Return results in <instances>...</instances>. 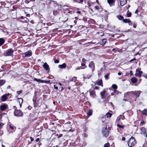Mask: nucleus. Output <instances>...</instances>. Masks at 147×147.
<instances>
[{
    "instance_id": "1",
    "label": "nucleus",
    "mask_w": 147,
    "mask_h": 147,
    "mask_svg": "<svg viewBox=\"0 0 147 147\" xmlns=\"http://www.w3.org/2000/svg\"><path fill=\"white\" fill-rule=\"evenodd\" d=\"M136 142L134 138L131 137L127 142V144L129 147H133L136 144Z\"/></svg>"
},
{
    "instance_id": "2",
    "label": "nucleus",
    "mask_w": 147,
    "mask_h": 147,
    "mask_svg": "<svg viewBox=\"0 0 147 147\" xmlns=\"http://www.w3.org/2000/svg\"><path fill=\"white\" fill-rule=\"evenodd\" d=\"M14 115L17 117L22 116L23 113L20 110H15L14 112Z\"/></svg>"
},
{
    "instance_id": "3",
    "label": "nucleus",
    "mask_w": 147,
    "mask_h": 147,
    "mask_svg": "<svg viewBox=\"0 0 147 147\" xmlns=\"http://www.w3.org/2000/svg\"><path fill=\"white\" fill-rule=\"evenodd\" d=\"M13 50L11 49H10L6 51V53L4 54V55L5 56H11L13 55Z\"/></svg>"
},
{
    "instance_id": "4",
    "label": "nucleus",
    "mask_w": 147,
    "mask_h": 147,
    "mask_svg": "<svg viewBox=\"0 0 147 147\" xmlns=\"http://www.w3.org/2000/svg\"><path fill=\"white\" fill-rule=\"evenodd\" d=\"M102 132L103 135L104 136L107 137L109 135V131H108L106 127L103 129Z\"/></svg>"
},
{
    "instance_id": "5",
    "label": "nucleus",
    "mask_w": 147,
    "mask_h": 147,
    "mask_svg": "<svg viewBox=\"0 0 147 147\" xmlns=\"http://www.w3.org/2000/svg\"><path fill=\"white\" fill-rule=\"evenodd\" d=\"M89 67L92 69V71H93L95 69L94 64V62L92 61L90 62L89 65Z\"/></svg>"
},
{
    "instance_id": "6",
    "label": "nucleus",
    "mask_w": 147,
    "mask_h": 147,
    "mask_svg": "<svg viewBox=\"0 0 147 147\" xmlns=\"http://www.w3.org/2000/svg\"><path fill=\"white\" fill-rule=\"evenodd\" d=\"M34 80L37 82H40L41 83H47L49 82V81L48 82L46 81H45L43 80H41L40 79H37L36 78H34Z\"/></svg>"
},
{
    "instance_id": "7",
    "label": "nucleus",
    "mask_w": 147,
    "mask_h": 147,
    "mask_svg": "<svg viewBox=\"0 0 147 147\" xmlns=\"http://www.w3.org/2000/svg\"><path fill=\"white\" fill-rule=\"evenodd\" d=\"M123 21L125 23H127L130 26L132 25V23L131 21L129 19H123Z\"/></svg>"
},
{
    "instance_id": "8",
    "label": "nucleus",
    "mask_w": 147,
    "mask_h": 147,
    "mask_svg": "<svg viewBox=\"0 0 147 147\" xmlns=\"http://www.w3.org/2000/svg\"><path fill=\"white\" fill-rule=\"evenodd\" d=\"M25 57H29L32 55V53L31 51H28L24 53Z\"/></svg>"
},
{
    "instance_id": "9",
    "label": "nucleus",
    "mask_w": 147,
    "mask_h": 147,
    "mask_svg": "<svg viewBox=\"0 0 147 147\" xmlns=\"http://www.w3.org/2000/svg\"><path fill=\"white\" fill-rule=\"evenodd\" d=\"M108 3L109 4L110 6L114 5L115 2V0H107Z\"/></svg>"
},
{
    "instance_id": "10",
    "label": "nucleus",
    "mask_w": 147,
    "mask_h": 147,
    "mask_svg": "<svg viewBox=\"0 0 147 147\" xmlns=\"http://www.w3.org/2000/svg\"><path fill=\"white\" fill-rule=\"evenodd\" d=\"M42 66L46 70H49L50 69L49 66L46 62H45L44 63V64L42 65Z\"/></svg>"
},
{
    "instance_id": "11",
    "label": "nucleus",
    "mask_w": 147,
    "mask_h": 147,
    "mask_svg": "<svg viewBox=\"0 0 147 147\" xmlns=\"http://www.w3.org/2000/svg\"><path fill=\"white\" fill-rule=\"evenodd\" d=\"M89 92L90 96L92 98H94L96 96L95 92L94 90H89Z\"/></svg>"
},
{
    "instance_id": "12",
    "label": "nucleus",
    "mask_w": 147,
    "mask_h": 147,
    "mask_svg": "<svg viewBox=\"0 0 147 147\" xmlns=\"http://www.w3.org/2000/svg\"><path fill=\"white\" fill-rule=\"evenodd\" d=\"M136 71L137 73L135 74L136 76H140L142 73V71H140L139 69H136Z\"/></svg>"
},
{
    "instance_id": "13",
    "label": "nucleus",
    "mask_w": 147,
    "mask_h": 147,
    "mask_svg": "<svg viewBox=\"0 0 147 147\" xmlns=\"http://www.w3.org/2000/svg\"><path fill=\"white\" fill-rule=\"evenodd\" d=\"M105 93L106 91L105 90H103L100 92V94L101 98L102 99H104L105 98Z\"/></svg>"
},
{
    "instance_id": "14",
    "label": "nucleus",
    "mask_w": 147,
    "mask_h": 147,
    "mask_svg": "<svg viewBox=\"0 0 147 147\" xmlns=\"http://www.w3.org/2000/svg\"><path fill=\"white\" fill-rule=\"evenodd\" d=\"M107 41V39L106 38L103 39L101 40L100 43L101 45L103 46L104 45Z\"/></svg>"
},
{
    "instance_id": "15",
    "label": "nucleus",
    "mask_w": 147,
    "mask_h": 147,
    "mask_svg": "<svg viewBox=\"0 0 147 147\" xmlns=\"http://www.w3.org/2000/svg\"><path fill=\"white\" fill-rule=\"evenodd\" d=\"M96 84L99 86H103L102 80L101 79L99 80L98 81H97Z\"/></svg>"
},
{
    "instance_id": "16",
    "label": "nucleus",
    "mask_w": 147,
    "mask_h": 147,
    "mask_svg": "<svg viewBox=\"0 0 147 147\" xmlns=\"http://www.w3.org/2000/svg\"><path fill=\"white\" fill-rule=\"evenodd\" d=\"M120 5L122 6H123L126 3V0H120Z\"/></svg>"
},
{
    "instance_id": "17",
    "label": "nucleus",
    "mask_w": 147,
    "mask_h": 147,
    "mask_svg": "<svg viewBox=\"0 0 147 147\" xmlns=\"http://www.w3.org/2000/svg\"><path fill=\"white\" fill-rule=\"evenodd\" d=\"M92 110H89L87 112V116L89 117L90 116H91L92 114Z\"/></svg>"
},
{
    "instance_id": "18",
    "label": "nucleus",
    "mask_w": 147,
    "mask_h": 147,
    "mask_svg": "<svg viewBox=\"0 0 147 147\" xmlns=\"http://www.w3.org/2000/svg\"><path fill=\"white\" fill-rule=\"evenodd\" d=\"M66 64L65 63H63L62 65H58V67L61 69L65 68L66 67Z\"/></svg>"
},
{
    "instance_id": "19",
    "label": "nucleus",
    "mask_w": 147,
    "mask_h": 147,
    "mask_svg": "<svg viewBox=\"0 0 147 147\" xmlns=\"http://www.w3.org/2000/svg\"><path fill=\"white\" fill-rule=\"evenodd\" d=\"M0 108L1 111H3L7 109V107L6 105H3L1 106Z\"/></svg>"
},
{
    "instance_id": "20",
    "label": "nucleus",
    "mask_w": 147,
    "mask_h": 147,
    "mask_svg": "<svg viewBox=\"0 0 147 147\" xmlns=\"http://www.w3.org/2000/svg\"><path fill=\"white\" fill-rule=\"evenodd\" d=\"M131 82L133 83H136L137 81V79L135 77H133L131 79Z\"/></svg>"
},
{
    "instance_id": "21",
    "label": "nucleus",
    "mask_w": 147,
    "mask_h": 147,
    "mask_svg": "<svg viewBox=\"0 0 147 147\" xmlns=\"http://www.w3.org/2000/svg\"><path fill=\"white\" fill-rule=\"evenodd\" d=\"M5 42L3 38H0V46L2 45Z\"/></svg>"
},
{
    "instance_id": "22",
    "label": "nucleus",
    "mask_w": 147,
    "mask_h": 147,
    "mask_svg": "<svg viewBox=\"0 0 147 147\" xmlns=\"http://www.w3.org/2000/svg\"><path fill=\"white\" fill-rule=\"evenodd\" d=\"M116 17L119 20H120L124 19V17L121 15H118Z\"/></svg>"
},
{
    "instance_id": "23",
    "label": "nucleus",
    "mask_w": 147,
    "mask_h": 147,
    "mask_svg": "<svg viewBox=\"0 0 147 147\" xmlns=\"http://www.w3.org/2000/svg\"><path fill=\"white\" fill-rule=\"evenodd\" d=\"M142 113L143 115H147V110L146 109H144L142 111Z\"/></svg>"
},
{
    "instance_id": "24",
    "label": "nucleus",
    "mask_w": 147,
    "mask_h": 147,
    "mask_svg": "<svg viewBox=\"0 0 147 147\" xmlns=\"http://www.w3.org/2000/svg\"><path fill=\"white\" fill-rule=\"evenodd\" d=\"M7 98L6 96L5 95H3L2 96L1 99L2 101H4Z\"/></svg>"
},
{
    "instance_id": "25",
    "label": "nucleus",
    "mask_w": 147,
    "mask_h": 147,
    "mask_svg": "<svg viewBox=\"0 0 147 147\" xmlns=\"http://www.w3.org/2000/svg\"><path fill=\"white\" fill-rule=\"evenodd\" d=\"M23 101V99L22 98H20L18 99V101L19 102L20 105V106L21 107V104H22V102Z\"/></svg>"
},
{
    "instance_id": "26",
    "label": "nucleus",
    "mask_w": 147,
    "mask_h": 147,
    "mask_svg": "<svg viewBox=\"0 0 147 147\" xmlns=\"http://www.w3.org/2000/svg\"><path fill=\"white\" fill-rule=\"evenodd\" d=\"M5 82V80H0V86L3 85Z\"/></svg>"
},
{
    "instance_id": "27",
    "label": "nucleus",
    "mask_w": 147,
    "mask_h": 147,
    "mask_svg": "<svg viewBox=\"0 0 147 147\" xmlns=\"http://www.w3.org/2000/svg\"><path fill=\"white\" fill-rule=\"evenodd\" d=\"M73 1L74 2H77L79 3H82L83 2V0H80V1L79 0H73Z\"/></svg>"
},
{
    "instance_id": "28",
    "label": "nucleus",
    "mask_w": 147,
    "mask_h": 147,
    "mask_svg": "<svg viewBox=\"0 0 147 147\" xmlns=\"http://www.w3.org/2000/svg\"><path fill=\"white\" fill-rule=\"evenodd\" d=\"M112 115V114L109 113H107L106 115V116H107V117H110Z\"/></svg>"
},
{
    "instance_id": "29",
    "label": "nucleus",
    "mask_w": 147,
    "mask_h": 147,
    "mask_svg": "<svg viewBox=\"0 0 147 147\" xmlns=\"http://www.w3.org/2000/svg\"><path fill=\"white\" fill-rule=\"evenodd\" d=\"M112 87L114 89H116L117 88V86L116 84H113L112 85Z\"/></svg>"
},
{
    "instance_id": "30",
    "label": "nucleus",
    "mask_w": 147,
    "mask_h": 147,
    "mask_svg": "<svg viewBox=\"0 0 147 147\" xmlns=\"http://www.w3.org/2000/svg\"><path fill=\"white\" fill-rule=\"evenodd\" d=\"M77 80L76 78L75 77H74L72 78L71 81L74 82H76Z\"/></svg>"
},
{
    "instance_id": "31",
    "label": "nucleus",
    "mask_w": 147,
    "mask_h": 147,
    "mask_svg": "<svg viewBox=\"0 0 147 147\" xmlns=\"http://www.w3.org/2000/svg\"><path fill=\"white\" fill-rule=\"evenodd\" d=\"M109 75V73H107V74H106V75H105L104 76L106 80H107L108 76Z\"/></svg>"
},
{
    "instance_id": "32",
    "label": "nucleus",
    "mask_w": 147,
    "mask_h": 147,
    "mask_svg": "<svg viewBox=\"0 0 147 147\" xmlns=\"http://www.w3.org/2000/svg\"><path fill=\"white\" fill-rule=\"evenodd\" d=\"M67 15H65V16H64L65 18V20H63V22H66L68 20V18H67Z\"/></svg>"
},
{
    "instance_id": "33",
    "label": "nucleus",
    "mask_w": 147,
    "mask_h": 147,
    "mask_svg": "<svg viewBox=\"0 0 147 147\" xmlns=\"http://www.w3.org/2000/svg\"><path fill=\"white\" fill-rule=\"evenodd\" d=\"M109 143H107L105 144L104 147H109Z\"/></svg>"
},
{
    "instance_id": "34",
    "label": "nucleus",
    "mask_w": 147,
    "mask_h": 147,
    "mask_svg": "<svg viewBox=\"0 0 147 147\" xmlns=\"http://www.w3.org/2000/svg\"><path fill=\"white\" fill-rule=\"evenodd\" d=\"M53 14L54 15H57V10H54L53 11Z\"/></svg>"
},
{
    "instance_id": "35",
    "label": "nucleus",
    "mask_w": 147,
    "mask_h": 147,
    "mask_svg": "<svg viewBox=\"0 0 147 147\" xmlns=\"http://www.w3.org/2000/svg\"><path fill=\"white\" fill-rule=\"evenodd\" d=\"M127 16L128 17H130L131 16V12H128L127 13Z\"/></svg>"
},
{
    "instance_id": "36",
    "label": "nucleus",
    "mask_w": 147,
    "mask_h": 147,
    "mask_svg": "<svg viewBox=\"0 0 147 147\" xmlns=\"http://www.w3.org/2000/svg\"><path fill=\"white\" fill-rule=\"evenodd\" d=\"M22 92V90H20L19 91H17V93L19 95V94H20Z\"/></svg>"
},
{
    "instance_id": "37",
    "label": "nucleus",
    "mask_w": 147,
    "mask_h": 147,
    "mask_svg": "<svg viewBox=\"0 0 147 147\" xmlns=\"http://www.w3.org/2000/svg\"><path fill=\"white\" fill-rule=\"evenodd\" d=\"M94 8L95 9H99V7L98 5H96L94 7Z\"/></svg>"
},
{
    "instance_id": "38",
    "label": "nucleus",
    "mask_w": 147,
    "mask_h": 147,
    "mask_svg": "<svg viewBox=\"0 0 147 147\" xmlns=\"http://www.w3.org/2000/svg\"><path fill=\"white\" fill-rule=\"evenodd\" d=\"M59 62V61L58 59H56L54 61V63H58Z\"/></svg>"
},
{
    "instance_id": "39",
    "label": "nucleus",
    "mask_w": 147,
    "mask_h": 147,
    "mask_svg": "<svg viewBox=\"0 0 147 147\" xmlns=\"http://www.w3.org/2000/svg\"><path fill=\"white\" fill-rule=\"evenodd\" d=\"M54 89L57 90L58 89V87L57 86H56V85H54Z\"/></svg>"
},
{
    "instance_id": "40",
    "label": "nucleus",
    "mask_w": 147,
    "mask_h": 147,
    "mask_svg": "<svg viewBox=\"0 0 147 147\" xmlns=\"http://www.w3.org/2000/svg\"><path fill=\"white\" fill-rule=\"evenodd\" d=\"M99 88V87L98 86H96L94 87V89L95 90H98Z\"/></svg>"
},
{
    "instance_id": "41",
    "label": "nucleus",
    "mask_w": 147,
    "mask_h": 147,
    "mask_svg": "<svg viewBox=\"0 0 147 147\" xmlns=\"http://www.w3.org/2000/svg\"><path fill=\"white\" fill-rule=\"evenodd\" d=\"M117 126L120 127V128H123V126H122L121 125H119V124H117Z\"/></svg>"
},
{
    "instance_id": "42",
    "label": "nucleus",
    "mask_w": 147,
    "mask_h": 147,
    "mask_svg": "<svg viewBox=\"0 0 147 147\" xmlns=\"http://www.w3.org/2000/svg\"><path fill=\"white\" fill-rule=\"evenodd\" d=\"M3 123H1L0 122V129L2 127V126L3 125Z\"/></svg>"
},
{
    "instance_id": "43",
    "label": "nucleus",
    "mask_w": 147,
    "mask_h": 147,
    "mask_svg": "<svg viewBox=\"0 0 147 147\" xmlns=\"http://www.w3.org/2000/svg\"><path fill=\"white\" fill-rule=\"evenodd\" d=\"M145 123V122L144 121H142L140 122L141 124H144Z\"/></svg>"
},
{
    "instance_id": "44",
    "label": "nucleus",
    "mask_w": 147,
    "mask_h": 147,
    "mask_svg": "<svg viewBox=\"0 0 147 147\" xmlns=\"http://www.w3.org/2000/svg\"><path fill=\"white\" fill-rule=\"evenodd\" d=\"M4 95L7 97V96H9V93H8V94H4Z\"/></svg>"
},
{
    "instance_id": "45",
    "label": "nucleus",
    "mask_w": 147,
    "mask_h": 147,
    "mask_svg": "<svg viewBox=\"0 0 147 147\" xmlns=\"http://www.w3.org/2000/svg\"><path fill=\"white\" fill-rule=\"evenodd\" d=\"M136 60L135 58H134V59H131L130 60V62H131V61H134V60Z\"/></svg>"
},
{
    "instance_id": "46",
    "label": "nucleus",
    "mask_w": 147,
    "mask_h": 147,
    "mask_svg": "<svg viewBox=\"0 0 147 147\" xmlns=\"http://www.w3.org/2000/svg\"><path fill=\"white\" fill-rule=\"evenodd\" d=\"M133 27L134 28H136V25L135 24H134Z\"/></svg>"
},
{
    "instance_id": "47",
    "label": "nucleus",
    "mask_w": 147,
    "mask_h": 147,
    "mask_svg": "<svg viewBox=\"0 0 147 147\" xmlns=\"http://www.w3.org/2000/svg\"><path fill=\"white\" fill-rule=\"evenodd\" d=\"M30 140L31 141H33L34 140L33 138L32 137H30Z\"/></svg>"
},
{
    "instance_id": "48",
    "label": "nucleus",
    "mask_w": 147,
    "mask_h": 147,
    "mask_svg": "<svg viewBox=\"0 0 147 147\" xmlns=\"http://www.w3.org/2000/svg\"><path fill=\"white\" fill-rule=\"evenodd\" d=\"M39 140L40 139L39 138H37L36 140V142H38L39 141Z\"/></svg>"
},
{
    "instance_id": "49",
    "label": "nucleus",
    "mask_w": 147,
    "mask_h": 147,
    "mask_svg": "<svg viewBox=\"0 0 147 147\" xmlns=\"http://www.w3.org/2000/svg\"><path fill=\"white\" fill-rule=\"evenodd\" d=\"M125 140V137H122V140L123 141H124V140Z\"/></svg>"
},
{
    "instance_id": "50",
    "label": "nucleus",
    "mask_w": 147,
    "mask_h": 147,
    "mask_svg": "<svg viewBox=\"0 0 147 147\" xmlns=\"http://www.w3.org/2000/svg\"><path fill=\"white\" fill-rule=\"evenodd\" d=\"M82 61L84 62H85L86 61V59L84 58H82Z\"/></svg>"
},
{
    "instance_id": "51",
    "label": "nucleus",
    "mask_w": 147,
    "mask_h": 147,
    "mask_svg": "<svg viewBox=\"0 0 147 147\" xmlns=\"http://www.w3.org/2000/svg\"><path fill=\"white\" fill-rule=\"evenodd\" d=\"M81 65L83 67L85 66V64L84 63H82Z\"/></svg>"
},
{
    "instance_id": "52",
    "label": "nucleus",
    "mask_w": 147,
    "mask_h": 147,
    "mask_svg": "<svg viewBox=\"0 0 147 147\" xmlns=\"http://www.w3.org/2000/svg\"><path fill=\"white\" fill-rule=\"evenodd\" d=\"M138 9H136V11H135V13H138Z\"/></svg>"
},
{
    "instance_id": "53",
    "label": "nucleus",
    "mask_w": 147,
    "mask_h": 147,
    "mask_svg": "<svg viewBox=\"0 0 147 147\" xmlns=\"http://www.w3.org/2000/svg\"><path fill=\"white\" fill-rule=\"evenodd\" d=\"M130 74L131 75H132L133 73H132V71H130Z\"/></svg>"
},
{
    "instance_id": "54",
    "label": "nucleus",
    "mask_w": 147,
    "mask_h": 147,
    "mask_svg": "<svg viewBox=\"0 0 147 147\" xmlns=\"http://www.w3.org/2000/svg\"><path fill=\"white\" fill-rule=\"evenodd\" d=\"M118 75L120 76L121 74V73L120 72H119L118 73Z\"/></svg>"
},
{
    "instance_id": "55",
    "label": "nucleus",
    "mask_w": 147,
    "mask_h": 147,
    "mask_svg": "<svg viewBox=\"0 0 147 147\" xmlns=\"http://www.w3.org/2000/svg\"><path fill=\"white\" fill-rule=\"evenodd\" d=\"M10 128L11 129H13V126H10Z\"/></svg>"
},
{
    "instance_id": "56",
    "label": "nucleus",
    "mask_w": 147,
    "mask_h": 147,
    "mask_svg": "<svg viewBox=\"0 0 147 147\" xmlns=\"http://www.w3.org/2000/svg\"><path fill=\"white\" fill-rule=\"evenodd\" d=\"M87 3H88V5L89 6H91V5H90V3L88 2H87Z\"/></svg>"
},
{
    "instance_id": "57",
    "label": "nucleus",
    "mask_w": 147,
    "mask_h": 147,
    "mask_svg": "<svg viewBox=\"0 0 147 147\" xmlns=\"http://www.w3.org/2000/svg\"><path fill=\"white\" fill-rule=\"evenodd\" d=\"M114 94V93L113 92L111 93V95L112 96H113Z\"/></svg>"
},
{
    "instance_id": "58",
    "label": "nucleus",
    "mask_w": 147,
    "mask_h": 147,
    "mask_svg": "<svg viewBox=\"0 0 147 147\" xmlns=\"http://www.w3.org/2000/svg\"><path fill=\"white\" fill-rule=\"evenodd\" d=\"M116 89H114V91H113V92L115 93L116 92Z\"/></svg>"
},
{
    "instance_id": "59",
    "label": "nucleus",
    "mask_w": 147,
    "mask_h": 147,
    "mask_svg": "<svg viewBox=\"0 0 147 147\" xmlns=\"http://www.w3.org/2000/svg\"><path fill=\"white\" fill-rule=\"evenodd\" d=\"M77 13L79 14H80L81 13V12L80 11H78L77 12Z\"/></svg>"
},
{
    "instance_id": "60",
    "label": "nucleus",
    "mask_w": 147,
    "mask_h": 147,
    "mask_svg": "<svg viewBox=\"0 0 147 147\" xmlns=\"http://www.w3.org/2000/svg\"><path fill=\"white\" fill-rule=\"evenodd\" d=\"M49 1L50 2L52 1V2H54V1H53V0H52V1H51V0H49Z\"/></svg>"
},
{
    "instance_id": "61",
    "label": "nucleus",
    "mask_w": 147,
    "mask_h": 147,
    "mask_svg": "<svg viewBox=\"0 0 147 147\" xmlns=\"http://www.w3.org/2000/svg\"><path fill=\"white\" fill-rule=\"evenodd\" d=\"M90 43L92 44H95L96 43L95 42H90Z\"/></svg>"
},
{
    "instance_id": "62",
    "label": "nucleus",
    "mask_w": 147,
    "mask_h": 147,
    "mask_svg": "<svg viewBox=\"0 0 147 147\" xmlns=\"http://www.w3.org/2000/svg\"><path fill=\"white\" fill-rule=\"evenodd\" d=\"M96 2H97V3L98 4H99V3H98V0H96Z\"/></svg>"
},
{
    "instance_id": "63",
    "label": "nucleus",
    "mask_w": 147,
    "mask_h": 147,
    "mask_svg": "<svg viewBox=\"0 0 147 147\" xmlns=\"http://www.w3.org/2000/svg\"><path fill=\"white\" fill-rule=\"evenodd\" d=\"M33 100V101L34 102H35L36 100H34V98Z\"/></svg>"
},
{
    "instance_id": "64",
    "label": "nucleus",
    "mask_w": 147,
    "mask_h": 147,
    "mask_svg": "<svg viewBox=\"0 0 147 147\" xmlns=\"http://www.w3.org/2000/svg\"><path fill=\"white\" fill-rule=\"evenodd\" d=\"M59 84L60 86H61L62 85V84L61 83H59Z\"/></svg>"
}]
</instances>
